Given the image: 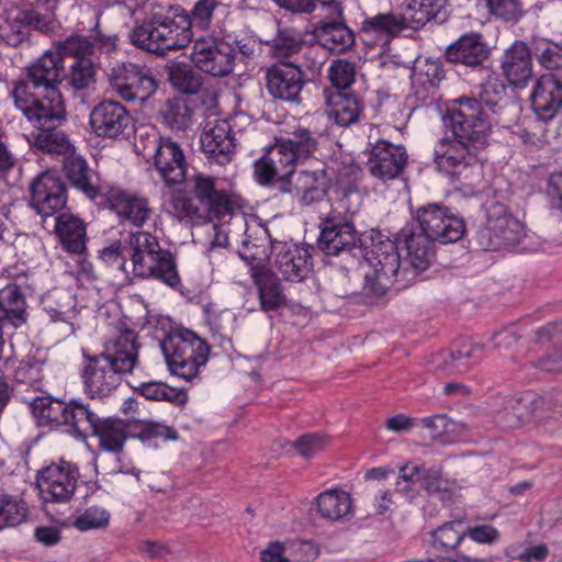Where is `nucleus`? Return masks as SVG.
<instances>
[{"label": "nucleus", "instance_id": "f257e3e1", "mask_svg": "<svg viewBox=\"0 0 562 562\" xmlns=\"http://www.w3.org/2000/svg\"><path fill=\"white\" fill-rule=\"evenodd\" d=\"M443 122L454 137L439 142L434 162L452 182L467 184L480 168L479 151L487 145L491 132L488 113L476 98L461 97L448 109Z\"/></svg>", "mask_w": 562, "mask_h": 562}, {"label": "nucleus", "instance_id": "f03ea898", "mask_svg": "<svg viewBox=\"0 0 562 562\" xmlns=\"http://www.w3.org/2000/svg\"><path fill=\"white\" fill-rule=\"evenodd\" d=\"M420 233L405 226L398 234L400 243L406 250L404 262L415 272L425 271L434 256L432 243L450 244L460 240L465 234L464 220L453 214L441 203H427L415 213Z\"/></svg>", "mask_w": 562, "mask_h": 562}, {"label": "nucleus", "instance_id": "7ed1b4c3", "mask_svg": "<svg viewBox=\"0 0 562 562\" xmlns=\"http://www.w3.org/2000/svg\"><path fill=\"white\" fill-rule=\"evenodd\" d=\"M139 347L137 333L126 329L105 345L102 352L94 356L85 353L81 379L86 394L91 398L110 396L121 384L122 375L137 368Z\"/></svg>", "mask_w": 562, "mask_h": 562}, {"label": "nucleus", "instance_id": "20e7f679", "mask_svg": "<svg viewBox=\"0 0 562 562\" xmlns=\"http://www.w3.org/2000/svg\"><path fill=\"white\" fill-rule=\"evenodd\" d=\"M244 235L243 250L238 252L245 261L252 263L260 260L262 255H267L266 243H269L276 254L274 266L284 280L302 282L312 272L313 260L307 246L277 241L271 238L268 228L260 224L247 227Z\"/></svg>", "mask_w": 562, "mask_h": 562}, {"label": "nucleus", "instance_id": "39448f33", "mask_svg": "<svg viewBox=\"0 0 562 562\" xmlns=\"http://www.w3.org/2000/svg\"><path fill=\"white\" fill-rule=\"evenodd\" d=\"M322 135V132L299 125L286 137H276L273 145L254 165L257 182H267L278 172H294L297 164L318 150Z\"/></svg>", "mask_w": 562, "mask_h": 562}, {"label": "nucleus", "instance_id": "423d86ee", "mask_svg": "<svg viewBox=\"0 0 562 562\" xmlns=\"http://www.w3.org/2000/svg\"><path fill=\"white\" fill-rule=\"evenodd\" d=\"M371 240L363 249V255L358 263L364 271V284L362 294L370 299V303L382 299L392 283L401 277L403 280L408 273L406 268H401L402 260L398 252L400 240L383 239V236L375 231L369 232Z\"/></svg>", "mask_w": 562, "mask_h": 562}, {"label": "nucleus", "instance_id": "0eeeda50", "mask_svg": "<svg viewBox=\"0 0 562 562\" xmlns=\"http://www.w3.org/2000/svg\"><path fill=\"white\" fill-rule=\"evenodd\" d=\"M126 252L135 278L157 280L170 288L180 284L175 256L160 246L155 235L145 231L130 233Z\"/></svg>", "mask_w": 562, "mask_h": 562}, {"label": "nucleus", "instance_id": "6e6552de", "mask_svg": "<svg viewBox=\"0 0 562 562\" xmlns=\"http://www.w3.org/2000/svg\"><path fill=\"white\" fill-rule=\"evenodd\" d=\"M160 347L171 374L186 381L198 375L199 369L207 362L210 356L209 344L187 328L169 333L161 340Z\"/></svg>", "mask_w": 562, "mask_h": 562}, {"label": "nucleus", "instance_id": "1a4fd4ad", "mask_svg": "<svg viewBox=\"0 0 562 562\" xmlns=\"http://www.w3.org/2000/svg\"><path fill=\"white\" fill-rule=\"evenodd\" d=\"M191 193L207 222L226 223L236 217L245 231L249 227L240 213V196L223 188L217 178L204 173L194 175L191 180Z\"/></svg>", "mask_w": 562, "mask_h": 562}, {"label": "nucleus", "instance_id": "9d476101", "mask_svg": "<svg viewBox=\"0 0 562 562\" xmlns=\"http://www.w3.org/2000/svg\"><path fill=\"white\" fill-rule=\"evenodd\" d=\"M319 227L317 245L326 256L348 255L361 263L363 249L372 240L369 232H357L350 215L331 210L322 218Z\"/></svg>", "mask_w": 562, "mask_h": 562}, {"label": "nucleus", "instance_id": "9b49d317", "mask_svg": "<svg viewBox=\"0 0 562 562\" xmlns=\"http://www.w3.org/2000/svg\"><path fill=\"white\" fill-rule=\"evenodd\" d=\"M525 226L504 203L492 201L486 206V222L477 234L483 250L497 251L517 245L525 237Z\"/></svg>", "mask_w": 562, "mask_h": 562}, {"label": "nucleus", "instance_id": "f8f14e48", "mask_svg": "<svg viewBox=\"0 0 562 562\" xmlns=\"http://www.w3.org/2000/svg\"><path fill=\"white\" fill-rule=\"evenodd\" d=\"M11 94L33 127L61 125L66 121V106L60 90L30 91V95L12 91Z\"/></svg>", "mask_w": 562, "mask_h": 562}, {"label": "nucleus", "instance_id": "ddd939ff", "mask_svg": "<svg viewBox=\"0 0 562 562\" xmlns=\"http://www.w3.org/2000/svg\"><path fill=\"white\" fill-rule=\"evenodd\" d=\"M293 175L294 172H278V176L273 175L269 181L259 183L280 193L297 196L300 203L305 206L317 203L327 195L329 178L326 170H303L294 182Z\"/></svg>", "mask_w": 562, "mask_h": 562}, {"label": "nucleus", "instance_id": "4468645a", "mask_svg": "<svg viewBox=\"0 0 562 562\" xmlns=\"http://www.w3.org/2000/svg\"><path fill=\"white\" fill-rule=\"evenodd\" d=\"M190 58L195 68L215 78L234 71L229 36L203 35L193 41Z\"/></svg>", "mask_w": 562, "mask_h": 562}, {"label": "nucleus", "instance_id": "2eb2a0df", "mask_svg": "<svg viewBox=\"0 0 562 562\" xmlns=\"http://www.w3.org/2000/svg\"><path fill=\"white\" fill-rule=\"evenodd\" d=\"M65 77L64 58L59 52L46 50L25 69V78L16 80L12 91L30 94V91L59 90Z\"/></svg>", "mask_w": 562, "mask_h": 562}, {"label": "nucleus", "instance_id": "dca6fc26", "mask_svg": "<svg viewBox=\"0 0 562 562\" xmlns=\"http://www.w3.org/2000/svg\"><path fill=\"white\" fill-rule=\"evenodd\" d=\"M110 87L124 101L148 100L158 85L150 70L144 66L123 63L112 68L109 75Z\"/></svg>", "mask_w": 562, "mask_h": 562}, {"label": "nucleus", "instance_id": "f3484780", "mask_svg": "<svg viewBox=\"0 0 562 562\" xmlns=\"http://www.w3.org/2000/svg\"><path fill=\"white\" fill-rule=\"evenodd\" d=\"M78 477V468L69 462L46 467L36 480L42 499L45 503H68L75 494Z\"/></svg>", "mask_w": 562, "mask_h": 562}, {"label": "nucleus", "instance_id": "a211bd4d", "mask_svg": "<svg viewBox=\"0 0 562 562\" xmlns=\"http://www.w3.org/2000/svg\"><path fill=\"white\" fill-rule=\"evenodd\" d=\"M268 93L277 100L300 103L301 92L306 83L302 68L290 60L278 61L265 74Z\"/></svg>", "mask_w": 562, "mask_h": 562}, {"label": "nucleus", "instance_id": "6ab92c4d", "mask_svg": "<svg viewBox=\"0 0 562 562\" xmlns=\"http://www.w3.org/2000/svg\"><path fill=\"white\" fill-rule=\"evenodd\" d=\"M132 121L127 109L112 100L98 103L89 115L91 131L98 137L110 139L125 137L132 127Z\"/></svg>", "mask_w": 562, "mask_h": 562}, {"label": "nucleus", "instance_id": "aec40b11", "mask_svg": "<svg viewBox=\"0 0 562 562\" xmlns=\"http://www.w3.org/2000/svg\"><path fill=\"white\" fill-rule=\"evenodd\" d=\"M30 190V204L43 217L52 216L66 206V183L52 171H45L37 176Z\"/></svg>", "mask_w": 562, "mask_h": 562}, {"label": "nucleus", "instance_id": "412c9836", "mask_svg": "<svg viewBox=\"0 0 562 562\" xmlns=\"http://www.w3.org/2000/svg\"><path fill=\"white\" fill-rule=\"evenodd\" d=\"M50 4L49 12L41 13L36 8H11L7 11L5 23L9 27L7 41L12 46H18L29 38L31 30L45 31L53 21V11L56 0H47Z\"/></svg>", "mask_w": 562, "mask_h": 562}, {"label": "nucleus", "instance_id": "4be33fe9", "mask_svg": "<svg viewBox=\"0 0 562 562\" xmlns=\"http://www.w3.org/2000/svg\"><path fill=\"white\" fill-rule=\"evenodd\" d=\"M407 165L403 146L380 139L372 145L367 162L369 172L384 182L398 178Z\"/></svg>", "mask_w": 562, "mask_h": 562}, {"label": "nucleus", "instance_id": "5701e85b", "mask_svg": "<svg viewBox=\"0 0 562 562\" xmlns=\"http://www.w3.org/2000/svg\"><path fill=\"white\" fill-rule=\"evenodd\" d=\"M153 164L166 186L171 187L186 181L188 164L181 146L170 137L156 140Z\"/></svg>", "mask_w": 562, "mask_h": 562}, {"label": "nucleus", "instance_id": "b1692460", "mask_svg": "<svg viewBox=\"0 0 562 562\" xmlns=\"http://www.w3.org/2000/svg\"><path fill=\"white\" fill-rule=\"evenodd\" d=\"M483 346L462 341L450 349L432 355L431 364L436 371L447 375L467 373L482 359Z\"/></svg>", "mask_w": 562, "mask_h": 562}, {"label": "nucleus", "instance_id": "393cba45", "mask_svg": "<svg viewBox=\"0 0 562 562\" xmlns=\"http://www.w3.org/2000/svg\"><path fill=\"white\" fill-rule=\"evenodd\" d=\"M110 210L122 220L142 227L151 214L148 200L121 188L106 187L103 195Z\"/></svg>", "mask_w": 562, "mask_h": 562}, {"label": "nucleus", "instance_id": "a878e982", "mask_svg": "<svg viewBox=\"0 0 562 562\" xmlns=\"http://www.w3.org/2000/svg\"><path fill=\"white\" fill-rule=\"evenodd\" d=\"M336 21H318L313 25V35L322 48L340 54L350 49L355 44V34L346 24L344 10L334 4Z\"/></svg>", "mask_w": 562, "mask_h": 562}, {"label": "nucleus", "instance_id": "bb28decb", "mask_svg": "<svg viewBox=\"0 0 562 562\" xmlns=\"http://www.w3.org/2000/svg\"><path fill=\"white\" fill-rule=\"evenodd\" d=\"M531 108L541 121H550L562 108V80L553 74L540 76L530 95Z\"/></svg>", "mask_w": 562, "mask_h": 562}, {"label": "nucleus", "instance_id": "cd10ccee", "mask_svg": "<svg viewBox=\"0 0 562 562\" xmlns=\"http://www.w3.org/2000/svg\"><path fill=\"white\" fill-rule=\"evenodd\" d=\"M326 114L341 127L358 123L364 116V104L360 97L346 91L324 89Z\"/></svg>", "mask_w": 562, "mask_h": 562}, {"label": "nucleus", "instance_id": "c85d7f7f", "mask_svg": "<svg viewBox=\"0 0 562 562\" xmlns=\"http://www.w3.org/2000/svg\"><path fill=\"white\" fill-rule=\"evenodd\" d=\"M490 53L482 34L470 32L460 36L446 48L445 58L454 65L477 68L488 59Z\"/></svg>", "mask_w": 562, "mask_h": 562}, {"label": "nucleus", "instance_id": "c756f323", "mask_svg": "<svg viewBox=\"0 0 562 562\" xmlns=\"http://www.w3.org/2000/svg\"><path fill=\"white\" fill-rule=\"evenodd\" d=\"M200 142L203 153L211 162L224 166L232 160L235 142L232 128L226 121H221L205 130L201 134Z\"/></svg>", "mask_w": 562, "mask_h": 562}, {"label": "nucleus", "instance_id": "7c9ffc66", "mask_svg": "<svg viewBox=\"0 0 562 562\" xmlns=\"http://www.w3.org/2000/svg\"><path fill=\"white\" fill-rule=\"evenodd\" d=\"M25 296L19 285L10 283L0 289V359L3 352V330L9 325L13 328L26 322Z\"/></svg>", "mask_w": 562, "mask_h": 562}, {"label": "nucleus", "instance_id": "2f4dec72", "mask_svg": "<svg viewBox=\"0 0 562 562\" xmlns=\"http://www.w3.org/2000/svg\"><path fill=\"white\" fill-rule=\"evenodd\" d=\"M532 46L515 41L505 50L502 70L507 80L516 87H525L532 77Z\"/></svg>", "mask_w": 562, "mask_h": 562}, {"label": "nucleus", "instance_id": "473e14b6", "mask_svg": "<svg viewBox=\"0 0 562 562\" xmlns=\"http://www.w3.org/2000/svg\"><path fill=\"white\" fill-rule=\"evenodd\" d=\"M404 29L407 27L402 14L394 13H379L366 18L361 24L364 38L381 46L387 45Z\"/></svg>", "mask_w": 562, "mask_h": 562}, {"label": "nucleus", "instance_id": "72a5a7b5", "mask_svg": "<svg viewBox=\"0 0 562 562\" xmlns=\"http://www.w3.org/2000/svg\"><path fill=\"white\" fill-rule=\"evenodd\" d=\"M55 232L63 246L69 252L79 255L86 250L87 232L81 218L69 213H60L55 218Z\"/></svg>", "mask_w": 562, "mask_h": 562}, {"label": "nucleus", "instance_id": "f704fd0d", "mask_svg": "<svg viewBox=\"0 0 562 562\" xmlns=\"http://www.w3.org/2000/svg\"><path fill=\"white\" fill-rule=\"evenodd\" d=\"M254 283L258 290L260 308L265 312L277 311L286 305V296L281 281L270 269H257L252 273Z\"/></svg>", "mask_w": 562, "mask_h": 562}, {"label": "nucleus", "instance_id": "c9c22d12", "mask_svg": "<svg viewBox=\"0 0 562 562\" xmlns=\"http://www.w3.org/2000/svg\"><path fill=\"white\" fill-rule=\"evenodd\" d=\"M64 170L70 183L91 200L102 196L106 190V187L95 184V175L81 156L72 154L66 157Z\"/></svg>", "mask_w": 562, "mask_h": 562}, {"label": "nucleus", "instance_id": "e433bc0d", "mask_svg": "<svg viewBox=\"0 0 562 562\" xmlns=\"http://www.w3.org/2000/svg\"><path fill=\"white\" fill-rule=\"evenodd\" d=\"M446 5L447 0H404L401 14L407 29L419 30L428 22L436 20Z\"/></svg>", "mask_w": 562, "mask_h": 562}, {"label": "nucleus", "instance_id": "4c0bfd02", "mask_svg": "<svg viewBox=\"0 0 562 562\" xmlns=\"http://www.w3.org/2000/svg\"><path fill=\"white\" fill-rule=\"evenodd\" d=\"M90 435L99 439L101 450L120 453L128 437V425L120 418L100 417Z\"/></svg>", "mask_w": 562, "mask_h": 562}, {"label": "nucleus", "instance_id": "58836bf2", "mask_svg": "<svg viewBox=\"0 0 562 562\" xmlns=\"http://www.w3.org/2000/svg\"><path fill=\"white\" fill-rule=\"evenodd\" d=\"M100 416L81 400H70L67 403L65 423L77 438L85 439L95 428Z\"/></svg>", "mask_w": 562, "mask_h": 562}, {"label": "nucleus", "instance_id": "ea45409f", "mask_svg": "<svg viewBox=\"0 0 562 562\" xmlns=\"http://www.w3.org/2000/svg\"><path fill=\"white\" fill-rule=\"evenodd\" d=\"M67 403L49 395L36 396L30 408L37 424L52 429L64 426Z\"/></svg>", "mask_w": 562, "mask_h": 562}, {"label": "nucleus", "instance_id": "a19ab883", "mask_svg": "<svg viewBox=\"0 0 562 562\" xmlns=\"http://www.w3.org/2000/svg\"><path fill=\"white\" fill-rule=\"evenodd\" d=\"M316 506L322 518L340 521L351 513L352 499L342 490H327L316 497Z\"/></svg>", "mask_w": 562, "mask_h": 562}, {"label": "nucleus", "instance_id": "79ce46f5", "mask_svg": "<svg viewBox=\"0 0 562 562\" xmlns=\"http://www.w3.org/2000/svg\"><path fill=\"white\" fill-rule=\"evenodd\" d=\"M159 18L162 56L170 50L184 48L192 42V30L182 16L180 21L170 16Z\"/></svg>", "mask_w": 562, "mask_h": 562}, {"label": "nucleus", "instance_id": "37998d69", "mask_svg": "<svg viewBox=\"0 0 562 562\" xmlns=\"http://www.w3.org/2000/svg\"><path fill=\"white\" fill-rule=\"evenodd\" d=\"M60 125L34 127L36 131L29 136V143L48 154H67L71 144Z\"/></svg>", "mask_w": 562, "mask_h": 562}, {"label": "nucleus", "instance_id": "c03bdc74", "mask_svg": "<svg viewBox=\"0 0 562 562\" xmlns=\"http://www.w3.org/2000/svg\"><path fill=\"white\" fill-rule=\"evenodd\" d=\"M166 72L170 85L183 94L194 95L202 89V77L189 64L172 61L166 67Z\"/></svg>", "mask_w": 562, "mask_h": 562}, {"label": "nucleus", "instance_id": "a18cd8bd", "mask_svg": "<svg viewBox=\"0 0 562 562\" xmlns=\"http://www.w3.org/2000/svg\"><path fill=\"white\" fill-rule=\"evenodd\" d=\"M270 47L272 56L279 61L289 60L295 54H299L304 46V38L301 32L288 26H279L276 35L266 42Z\"/></svg>", "mask_w": 562, "mask_h": 562}, {"label": "nucleus", "instance_id": "49530a36", "mask_svg": "<svg viewBox=\"0 0 562 562\" xmlns=\"http://www.w3.org/2000/svg\"><path fill=\"white\" fill-rule=\"evenodd\" d=\"M160 18L155 16L136 25L130 33L131 43L146 52L162 56Z\"/></svg>", "mask_w": 562, "mask_h": 562}, {"label": "nucleus", "instance_id": "de8ad7c7", "mask_svg": "<svg viewBox=\"0 0 562 562\" xmlns=\"http://www.w3.org/2000/svg\"><path fill=\"white\" fill-rule=\"evenodd\" d=\"M418 427L426 428L434 440L450 442L461 432L462 425L448 417L437 414L418 419Z\"/></svg>", "mask_w": 562, "mask_h": 562}, {"label": "nucleus", "instance_id": "09e8293b", "mask_svg": "<svg viewBox=\"0 0 562 562\" xmlns=\"http://www.w3.org/2000/svg\"><path fill=\"white\" fill-rule=\"evenodd\" d=\"M159 114L162 123L171 131L177 132L187 130L192 117V111L182 98L167 100Z\"/></svg>", "mask_w": 562, "mask_h": 562}, {"label": "nucleus", "instance_id": "8fccbe9b", "mask_svg": "<svg viewBox=\"0 0 562 562\" xmlns=\"http://www.w3.org/2000/svg\"><path fill=\"white\" fill-rule=\"evenodd\" d=\"M464 537L462 520L448 521L431 531V546L439 552L448 553L456 550Z\"/></svg>", "mask_w": 562, "mask_h": 562}, {"label": "nucleus", "instance_id": "3c124183", "mask_svg": "<svg viewBox=\"0 0 562 562\" xmlns=\"http://www.w3.org/2000/svg\"><path fill=\"white\" fill-rule=\"evenodd\" d=\"M95 65L89 58L74 59L64 79L74 91H86L95 85Z\"/></svg>", "mask_w": 562, "mask_h": 562}, {"label": "nucleus", "instance_id": "603ef678", "mask_svg": "<svg viewBox=\"0 0 562 562\" xmlns=\"http://www.w3.org/2000/svg\"><path fill=\"white\" fill-rule=\"evenodd\" d=\"M420 485L429 495L438 496L443 503L450 502L453 496V483L443 477L440 467L426 468L422 465Z\"/></svg>", "mask_w": 562, "mask_h": 562}, {"label": "nucleus", "instance_id": "864d4df0", "mask_svg": "<svg viewBox=\"0 0 562 562\" xmlns=\"http://www.w3.org/2000/svg\"><path fill=\"white\" fill-rule=\"evenodd\" d=\"M521 400L527 402L530 416L542 420L562 408V392H549L542 395L527 393Z\"/></svg>", "mask_w": 562, "mask_h": 562}, {"label": "nucleus", "instance_id": "5fc2aeb1", "mask_svg": "<svg viewBox=\"0 0 562 562\" xmlns=\"http://www.w3.org/2000/svg\"><path fill=\"white\" fill-rule=\"evenodd\" d=\"M131 386L147 400L167 401L178 406L184 405L188 401V395L184 391L170 387L161 382L150 381L137 386Z\"/></svg>", "mask_w": 562, "mask_h": 562}, {"label": "nucleus", "instance_id": "6e6d98bb", "mask_svg": "<svg viewBox=\"0 0 562 562\" xmlns=\"http://www.w3.org/2000/svg\"><path fill=\"white\" fill-rule=\"evenodd\" d=\"M27 514L24 501L8 494L0 495V530L21 525L26 520Z\"/></svg>", "mask_w": 562, "mask_h": 562}, {"label": "nucleus", "instance_id": "4d7b16f0", "mask_svg": "<svg viewBox=\"0 0 562 562\" xmlns=\"http://www.w3.org/2000/svg\"><path fill=\"white\" fill-rule=\"evenodd\" d=\"M222 5L220 0H196L193 7L182 18L190 25L201 31L211 29L214 12Z\"/></svg>", "mask_w": 562, "mask_h": 562}, {"label": "nucleus", "instance_id": "13d9d810", "mask_svg": "<svg viewBox=\"0 0 562 562\" xmlns=\"http://www.w3.org/2000/svg\"><path fill=\"white\" fill-rule=\"evenodd\" d=\"M44 361L37 360L34 357H26L21 360L14 370V381L18 384H25L35 391H41L43 386V372Z\"/></svg>", "mask_w": 562, "mask_h": 562}, {"label": "nucleus", "instance_id": "bf43d9fd", "mask_svg": "<svg viewBox=\"0 0 562 562\" xmlns=\"http://www.w3.org/2000/svg\"><path fill=\"white\" fill-rule=\"evenodd\" d=\"M532 53L538 63L548 70L562 68V45L540 38L532 42Z\"/></svg>", "mask_w": 562, "mask_h": 562}, {"label": "nucleus", "instance_id": "052dcab7", "mask_svg": "<svg viewBox=\"0 0 562 562\" xmlns=\"http://www.w3.org/2000/svg\"><path fill=\"white\" fill-rule=\"evenodd\" d=\"M507 92L506 85L498 78H488L480 86L479 98L481 106H487L490 112L496 113L501 109Z\"/></svg>", "mask_w": 562, "mask_h": 562}, {"label": "nucleus", "instance_id": "680f3d73", "mask_svg": "<svg viewBox=\"0 0 562 562\" xmlns=\"http://www.w3.org/2000/svg\"><path fill=\"white\" fill-rule=\"evenodd\" d=\"M111 519V514L103 507L91 506L79 514L72 526L80 531H88L92 529H105Z\"/></svg>", "mask_w": 562, "mask_h": 562}, {"label": "nucleus", "instance_id": "e2e57ef3", "mask_svg": "<svg viewBox=\"0 0 562 562\" xmlns=\"http://www.w3.org/2000/svg\"><path fill=\"white\" fill-rule=\"evenodd\" d=\"M193 200V196L189 198L183 194H176L172 196V212L180 221H184L191 224L206 221L200 204L195 205Z\"/></svg>", "mask_w": 562, "mask_h": 562}, {"label": "nucleus", "instance_id": "0e129e2a", "mask_svg": "<svg viewBox=\"0 0 562 562\" xmlns=\"http://www.w3.org/2000/svg\"><path fill=\"white\" fill-rule=\"evenodd\" d=\"M94 44L90 38L81 35H71L63 42H58L54 52H59L60 57L64 55L77 58H88L93 53Z\"/></svg>", "mask_w": 562, "mask_h": 562}, {"label": "nucleus", "instance_id": "69168bd1", "mask_svg": "<svg viewBox=\"0 0 562 562\" xmlns=\"http://www.w3.org/2000/svg\"><path fill=\"white\" fill-rule=\"evenodd\" d=\"M422 465L407 462L400 469V476L395 484L396 492L414 497L417 493V484H420Z\"/></svg>", "mask_w": 562, "mask_h": 562}, {"label": "nucleus", "instance_id": "338daca9", "mask_svg": "<svg viewBox=\"0 0 562 562\" xmlns=\"http://www.w3.org/2000/svg\"><path fill=\"white\" fill-rule=\"evenodd\" d=\"M355 64L345 59L334 60L328 69V77L333 86L342 91L355 81Z\"/></svg>", "mask_w": 562, "mask_h": 562}, {"label": "nucleus", "instance_id": "774afa93", "mask_svg": "<svg viewBox=\"0 0 562 562\" xmlns=\"http://www.w3.org/2000/svg\"><path fill=\"white\" fill-rule=\"evenodd\" d=\"M327 443V437L321 434H305L297 438L292 446L305 459L322 451Z\"/></svg>", "mask_w": 562, "mask_h": 562}]
</instances>
